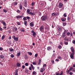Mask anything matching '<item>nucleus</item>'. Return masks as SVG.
Returning a JSON list of instances; mask_svg holds the SVG:
<instances>
[{"instance_id": "nucleus-1", "label": "nucleus", "mask_w": 75, "mask_h": 75, "mask_svg": "<svg viewBox=\"0 0 75 75\" xmlns=\"http://www.w3.org/2000/svg\"><path fill=\"white\" fill-rule=\"evenodd\" d=\"M47 17L46 16H43L41 17V19L42 21H45V20H47Z\"/></svg>"}, {"instance_id": "nucleus-2", "label": "nucleus", "mask_w": 75, "mask_h": 75, "mask_svg": "<svg viewBox=\"0 0 75 75\" xmlns=\"http://www.w3.org/2000/svg\"><path fill=\"white\" fill-rule=\"evenodd\" d=\"M45 30H47L49 31V30H50V26L46 24L45 25Z\"/></svg>"}, {"instance_id": "nucleus-3", "label": "nucleus", "mask_w": 75, "mask_h": 75, "mask_svg": "<svg viewBox=\"0 0 75 75\" xmlns=\"http://www.w3.org/2000/svg\"><path fill=\"white\" fill-rule=\"evenodd\" d=\"M40 30L41 32H43L44 30V26L42 25L40 28Z\"/></svg>"}, {"instance_id": "nucleus-4", "label": "nucleus", "mask_w": 75, "mask_h": 75, "mask_svg": "<svg viewBox=\"0 0 75 75\" xmlns=\"http://www.w3.org/2000/svg\"><path fill=\"white\" fill-rule=\"evenodd\" d=\"M31 32L33 34V36H34V37H36V35H37V34H36V33H35V32H34V30H32Z\"/></svg>"}, {"instance_id": "nucleus-5", "label": "nucleus", "mask_w": 75, "mask_h": 75, "mask_svg": "<svg viewBox=\"0 0 75 75\" xmlns=\"http://www.w3.org/2000/svg\"><path fill=\"white\" fill-rule=\"evenodd\" d=\"M59 8H62V7H63V4L61 2H60L59 4Z\"/></svg>"}, {"instance_id": "nucleus-6", "label": "nucleus", "mask_w": 75, "mask_h": 75, "mask_svg": "<svg viewBox=\"0 0 75 75\" xmlns=\"http://www.w3.org/2000/svg\"><path fill=\"white\" fill-rule=\"evenodd\" d=\"M70 49L72 53H75V50H74V49L73 47H71Z\"/></svg>"}, {"instance_id": "nucleus-7", "label": "nucleus", "mask_w": 75, "mask_h": 75, "mask_svg": "<svg viewBox=\"0 0 75 75\" xmlns=\"http://www.w3.org/2000/svg\"><path fill=\"white\" fill-rule=\"evenodd\" d=\"M74 54L75 53H72L70 55V57L71 59H74Z\"/></svg>"}, {"instance_id": "nucleus-8", "label": "nucleus", "mask_w": 75, "mask_h": 75, "mask_svg": "<svg viewBox=\"0 0 75 75\" xmlns=\"http://www.w3.org/2000/svg\"><path fill=\"white\" fill-rule=\"evenodd\" d=\"M30 25L31 27H33L34 25V22H32L30 23Z\"/></svg>"}, {"instance_id": "nucleus-9", "label": "nucleus", "mask_w": 75, "mask_h": 75, "mask_svg": "<svg viewBox=\"0 0 75 75\" xmlns=\"http://www.w3.org/2000/svg\"><path fill=\"white\" fill-rule=\"evenodd\" d=\"M1 23L3 24V25H4V26H6V22H5L4 21L2 20L1 21Z\"/></svg>"}, {"instance_id": "nucleus-10", "label": "nucleus", "mask_w": 75, "mask_h": 75, "mask_svg": "<svg viewBox=\"0 0 75 75\" xmlns=\"http://www.w3.org/2000/svg\"><path fill=\"white\" fill-rule=\"evenodd\" d=\"M62 28L61 26H59V27L58 30L60 31H62Z\"/></svg>"}, {"instance_id": "nucleus-11", "label": "nucleus", "mask_w": 75, "mask_h": 75, "mask_svg": "<svg viewBox=\"0 0 75 75\" xmlns=\"http://www.w3.org/2000/svg\"><path fill=\"white\" fill-rule=\"evenodd\" d=\"M13 40H15L17 42L18 41V38L17 37L14 38L13 39Z\"/></svg>"}, {"instance_id": "nucleus-12", "label": "nucleus", "mask_w": 75, "mask_h": 75, "mask_svg": "<svg viewBox=\"0 0 75 75\" xmlns=\"http://www.w3.org/2000/svg\"><path fill=\"white\" fill-rule=\"evenodd\" d=\"M41 70H40V72H43L44 71H45V69L44 68H43L42 69L41 68Z\"/></svg>"}, {"instance_id": "nucleus-13", "label": "nucleus", "mask_w": 75, "mask_h": 75, "mask_svg": "<svg viewBox=\"0 0 75 75\" xmlns=\"http://www.w3.org/2000/svg\"><path fill=\"white\" fill-rule=\"evenodd\" d=\"M16 65L18 67H20L21 66V64H20V63H19L18 62L16 64Z\"/></svg>"}, {"instance_id": "nucleus-14", "label": "nucleus", "mask_w": 75, "mask_h": 75, "mask_svg": "<svg viewBox=\"0 0 75 75\" xmlns=\"http://www.w3.org/2000/svg\"><path fill=\"white\" fill-rule=\"evenodd\" d=\"M30 10L29 9H28L27 10V13L28 14H29L30 13Z\"/></svg>"}, {"instance_id": "nucleus-15", "label": "nucleus", "mask_w": 75, "mask_h": 75, "mask_svg": "<svg viewBox=\"0 0 75 75\" xmlns=\"http://www.w3.org/2000/svg\"><path fill=\"white\" fill-rule=\"evenodd\" d=\"M18 69H16V72L14 75H18Z\"/></svg>"}, {"instance_id": "nucleus-16", "label": "nucleus", "mask_w": 75, "mask_h": 75, "mask_svg": "<svg viewBox=\"0 0 75 75\" xmlns=\"http://www.w3.org/2000/svg\"><path fill=\"white\" fill-rule=\"evenodd\" d=\"M61 20L62 21H65L66 20V18H63L61 19Z\"/></svg>"}, {"instance_id": "nucleus-17", "label": "nucleus", "mask_w": 75, "mask_h": 75, "mask_svg": "<svg viewBox=\"0 0 75 75\" xmlns=\"http://www.w3.org/2000/svg\"><path fill=\"white\" fill-rule=\"evenodd\" d=\"M15 50L13 49V48H11L9 49V51L10 52H12V51H15Z\"/></svg>"}, {"instance_id": "nucleus-18", "label": "nucleus", "mask_w": 75, "mask_h": 75, "mask_svg": "<svg viewBox=\"0 0 75 75\" xmlns=\"http://www.w3.org/2000/svg\"><path fill=\"white\" fill-rule=\"evenodd\" d=\"M51 50V47H47V50L48 51H50Z\"/></svg>"}, {"instance_id": "nucleus-19", "label": "nucleus", "mask_w": 75, "mask_h": 75, "mask_svg": "<svg viewBox=\"0 0 75 75\" xmlns=\"http://www.w3.org/2000/svg\"><path fill=\"white\" fill-rule=\"evenodd\" d=\"M63 37H65V33L63 32L62 34Z\"/></svg>"}, {"instance_id": "nucleus-20", "label": "nucleus", "mask_w": 75, "mask_h": 75, "mask_svg": "<svg viewBox=\"0 0 75 75\" xmlns=\"http://www.w3.org/2000/svg\"><path fill=\"white\" fill-rule=\"evenodd\" d=\"M56 16H59V12H56L55 13Z\"/></svg>"}, {"instance_id": "nucleus-21", "label": "nucleus", "mask_w": 75, "mask_h": 75, "mask_svg": "<svg viewBox=\"0 0 75 75\" xmlns=\"http://www.w3.org/2000/svg\"><path fill=\"white\" fill-rule=\"evenodd\" d=\"M29 14H31L32 16H34L35 15V14L34 13H33V12H30V13Z\"/></svg>"}, {"instance_id": "nucleus-22", "label": "nucleus", "mask_w": 75, "mask_h": 75, "mask_svg": "<svg viewBox=\"0 0 75 75\" xmlns=\"http://www.w3.org/2000/svg\"><path fill=\"white\" fill-rule=\"evenodd\" d=\"M24 58L25 59H28V57L27 56V55H24Z\"/></svg>"}, {"instance_id": "nucleus-23", "label": "nucleus", "mask_w": 75, "mask_h": 75, "mask_svg": "<svg viewBox=\"0 0 75 75\" xmlns=\"http://www.w3.org/2000/svg\"><path fill=\"white\" fill-rule=\"evenodd\" d=\"M16 18H21V16L19 15L18 16H16Z\"/></svg>"}, {"instance_id": "nucleus-24", "label": "nucleus", "mask_w": 75, "mask_h": 75, "mask_svg": "<svg viewBox=\"0 0 75 75\" xmlns=\"http://www.w3.org/2000/svg\"><path fill=\"white\" fill-rule=\"evenodd\" d=\"M30 66H31L32 68V69H33V70H34L35 69V68L34 67V66H33V64H31L30 65Z\"/></svg>"}, {"instance_id": "nucleus-25", "label": "nucleus", "mask_w": 75, "mask_h": 75, "mask_svg": "<svg viewBox=\"0 0 75 75\" xmlns=\"http://www.w3.org/2000/svg\"><path fill=\"white\" fill-rule=\"evenodd\" d=\"M32 74H33V75H36L37 73H36V72L35 71H33V72Z\"/></svg>"}, {"instance_id": "nucleus-26", "label": "nucleus", "mask_w": 75, "mask_h": 75, "mask_svg": "<svg viewBox=\"0 0 75 75\" xmlns=\"http://www.w3.org/2000/svg\"><path fill=\"white\" fill-rule=\"evenodd\" d=\"M21 54V53L20 52H19V53L17 54V56H18V57H19L20 55Z\"/></svg>"}, {"instance_id": "nucleus-27", "label": "nucleus", "mask_w": 75, "mask_h": 75, "mask_svg": "<svg viewBox=\"0 0 75 75\" xmlns=\"http://www.w3.org/2000/svg\"><path fill=\"white\" fill-rule=\"evenodd\" d=\"M52 16H56V14H55V12L52 13Z\"/></svg>"}, {"instance_id": "nucleus-28", "label": "nucleus", "mask_w": 75, "mask_h": 75, "mask_svg": "<svg viewBox=\"0 0 75 75\" xmlns=\"http://www.w3.org/2000/svg\"><path fill=\"white\" fill-rule=\"evenodd\" d=\"M19 8L21 10L23 8V7H22V5H19Z\"/></svg>"}, {"instance_id": "nucleus-29", "label": "nucleus", "mask_w": 75, "mask_h": 75, "mask_svg": "<svg viewBox=\"0 0 75 75\" xmlns=\"http://www.w3.org/2000/svg\"><path fill=\"white\" fill-rule=\"evenodd\" d=\"M23 20L24 21H25L26 20H27L26 17H23Z\"/></svg>"}, {"instance_id": "nucleus-30", "label": "nucleus", "mask_w": 75, "mask_h": 75, "mask_svg": "<svg viewBox=\"0 0 75 75\" xmlns=\"http://www.w3.org/2000/svg\"><path fill=\"white\" fill-rule=\"evenodd\" d=\"M28 53L30 55H33V54L32 53L30 52H28Z\"/></svg>"}, {"instance_id": "nucleus-31", "label": "nucleus", "mask_w": 75, "mask_h": 75, "mask_svg": "<svg viewBox=\"0 0 75 75\" xmlns=\"http://www.w3.org/2000/svg\"><path fill=\"white\" fill-rule=\"evenodd\" d=\"M64 43L65 45H68V42H66L65 41H64Z\"/></svg>"}, {"instance_id": "nucleus-32", "label": "nucleus", "mask_w": 75, "mask_h": 75, "mask_svg": "<svg viewBox=\"0 0 75 75\" xmlns=\"http://www.w3.org/2000/svg\"><path fill=\"white\" fill-rule=\"evenodd\" d=\"M3 11L4 13H7V11L5 9H3Z\"/></svg>"}, {"instance_id": "nucleus-33", "label": "nucleus", "mask_w": 75, "mask_h": 75, "mask_svg": "<svg viewBox=\"0 0 75 75\" xmlns=\"http://www.w3.org/2000/svg\"><path fill=\"white\" fill-rule=\"evenodd\" d=\"M58 48L59 49H61L62 48V46L61 45H59L58 47Z\"/></svg>"}, {"instance_id": "nucleus-34", "label": "nucleus", "mask_w": 75, "mask_h": 75, "mask_svg": "<svg viewBox=\"0 0 75 75\" xmlns=\"http://www.w3.org/2000/svg\"><path fill=\"white\" fill-rule=\"evenodd\" d=\"M24 23L25 25H27V21H25Z\"/></svg>"}, {"instance_id": "nucleus-35", "label": "nucleus", "mask_w": 75, "mask_h": 75, "mask_svg": "<svg viewBox=\"0 0 75 75\" xmlns=\"http://www.w3.org/2000/svg\"><path fill=\"white\" fill-rule=\"evenodd\" d=\"M5 37H6V36H4V35L2 36V40H4V38H5Z\"/></svg>"}, {"instance_id": "nucleus-36", "label": "nucleus", "mask_w": 75, "mask_h": 75, "mask_svg": "<svg viewBox=\"0 0 75 75\" xmlns=\"http://www.w3.org/2000/svg\"><path fill=\"white\" fill-rule=\"evenodd\" d=\"M63 74H64V72L63 71H61V73L59 74V75H63Z\"/></svg>"}, {"instance_id": "nucleus-37", "label": "nucleus", "mask_w": 75, "mask_h": 75, "mask_svg": "<svg viewBox=\"0 0 75 75\" xmlns=\"http://www.w3.org/2000/svg\"><path fill=\"white\" fill-rule=\"evenodd\" d=\"M0 58H1L2 59H3V58H4V56L2 55H1L0 56Z\"/></svg>"}, {"instance_id": "nucleus-38", "label": "nucleus", "mask_w": 75, "mask_h": 75, "mask_svg": "<svg viewBox=\"0 0 75 75\" xmlns=\"http://www.w3.org/2000/svg\"><path fill=\"white\" fill-rule=\"evenodd\" d=\"M25 66H28V63H26L25 64Z\"/></svg>"}, {"instance_id": "nucleus-39", "label": "nucleus", "mask_w": 75, "mask_h": 75, "mask_svg": "<svg viewBox=\"0 0 75 75\" xmlns=\"http://www.w3.org/2000/svg\"><path fill=\"white\" fill-rule=\"evenodd\" d=\"M14 30L15 31H16L17 30V28H14Z\"/></svg>"}, {"instance_id": "nucleus-40", "label": "nucleus", "mask_w": 75, "mask_h": 75, "mask_svg": "<svg viewBox=\"0 0 75 75\" xmlns=\"http://www.w3.org/2000/svg\"><path fill=\"white\" fill-rule=\"evenodd\" d=\"M57 58L59 59H61V57L59 56H57Z\"/></svg>"}, {"instance_id": "nucleus-41", "label": "nucleus", "mask_w": 75, "mask_h": 75, "mask_svg": "<svg viewBox=\"0 0 75 75\" xmlns=\"http://www.w3.org/2000/svg\"><path fill=\"white\" fill-rule=\"evenodd\" d=\"M63 16L64 17H67V15H66V13H64L63 15Z\"/></svg>"}, {"instance_id": "nucleus-42", "label": "nucleus", "mask_w": 75, "mask_h": 75, "mask_svg": "<svg viewBox=\"0 0 75 75\" xmlns=\"http://www.w3.org/2000/svg\"><path fill=\"white\" fill-rule=\"evenodd\" d=\"M60 45H64V43L62 42H60Z\"/></svg>"}, {"instance_id": "nucleus-43", "label": "nucleus", "mask_w": 75, "mask_h": 75, "mask_svg": "<svg viewBox=\"0 0 75 75\" xmlns=\"http://www.w3.org/2000/svg\"><path fill=\"white\" fill-rule=\"evenodd\" d=\"M47 66V64H44L43 65V67L44 68V67H46Z\"/></svg>"}, {"instance_id": "nucleus-44", "label": "nucleus", "mask_w": 75, "mask_h": 75, "mask_svg": "<svg viewBox=\"0 0 75 75\" xmlns=\"http://www.w3.org/2000/svg\"><path fill=\"white\" fill-rule=\"evenodd\" d=\"M11 58H14V55L11 54Z\"/></svg>"}, {"instance_id": "nucleus-45", "label": "nucleus", "mask_w": 75, "mask_h": 75, "mask_svg": "<svg viewBox=\"0 0 75 75\" xmlns=\"http://www.w3.org/2000/svg\"><path fill=\"white\" fill-rule=\"evenodd\" d=\"M28 70H25V73H28Z\"/></svg>"}, {"instance_id": "nucleus-46", "label": "nucleus", "mask_w": 75, "mask_h": 75, "mask_svg": "<svg viewBox=\"0 0 75 75\" xmlns=\"http://www.w3.org/2000/svg\"><path fill=\"white\" fill-rule=\"evenodd\" d=\"M26 17V18L28 20H30V17L29 16H27Z\"/></svg>"}, {"instance_id": "nucleus-47", "label": "nucleus", "mask_w": 75, "mask_h": 75, "mask_svg": "<svg viewBox=\"0 0 75 75\" xmlns=\"http://www.w3.org/2000/svg\"><path fill=\"white\" fill-rule=\"evenodd\" d=\"M22 68H23V69H24V68H25V66L24 65L22 66Z\"/></svg>"}, {"instance_id": "nucleus-48", "label": "nucleus", "mask_w": 75, "mask_h": 75, "mask_svg": "<svg viewBox=\"0 0 75 75\" xmlns=\"http://www.w3.org/2000/svg\"><path fill=\"white\" fill-rule=\"evenodd\" d=\"M67 25V23H63V26H65V25Z\"/></svg>"}, {"instance_id": "nucleus-49", "label": "nucleus", "mask_w": 75, "mask_h": 75, "mask_svg": "<svg viewBox=\"0 0 75 75\" xmlns=\"http://www.w3.org/2000/svg\"><path fill=\"white\" fill-rule=\"evenodd\" d=\"M16 12H17V13H20L21 11L19 10H18L16 11Z\"/></svg>"}, {"instance_id": "nucleus-50", "label": "nucleus", "mask_w": 75, "mask_h": 75, "mask_svg": "<svg viewBox=\"0 0 75 75\" xmlns=\"http://www.w3.org/2000/svg\"><path fill=\"white\" fill-rule=\"evenodd\" d=\"M21 31H23V32H24V31H25L22 28L21 30Z\"/></svg>"}, {"instance_id": "nucleus-51", "label": "nucleus", "mask_w": 75, "mask_h": 75, "mask_svg": "<svg viewBox=\"0 0 75 75\" xmlns=\"http://www.w3.org/2000/svg\"><path fill=\"white\" fill-rule=\"evenodd\" d=\"M37 55H38V54H35V58H37Z\"/></svg>"}, {"instance_id": "nucleus-52", "label": "nucleus", "mask_w": 75, "mask_h": 75, "mask_svg": "<svg viewBox=\"0 0 75 75\" xmlns=\"http://www.w3.org/2000/svg\"><path fill=\"white\" fill-rule=\"evenodd\" d=\"M35 3V2H32V6H33L34 4Z\"/></svg>"}, {"instance_id": "nucleus-53", "label": "nucleus", "mask_w": 75, "mask_h": 75, "mask_svg": "<svg viewBox=\"0 0 75 75\" xmlns=\"http://www.w3.org/2000/svg\"><path fill=\"white\" fill-rule=\"evenodd\" d=\"M69 74L71 75H73V73L72 72H70L69 73Z\"/></svg>"}, {"instance_id": "nucleus-54", "label": "nucleus", "mask_w": 75, "mask_h": 75, "mask_svg": "<svg viewBox=\"0 0 75 75\" xmlns=\"http://www.w3.org/2000/svg\"><path fill=\"white\" fill-rule=\"evenodd\" d=\"M72 42L74 44H75V40H73V41H72Z\"/></svg>"}, {"instance_id": "nucleus-55", "label": "nucleus", "mask_w": 75, "mask_h": 75, "mask_svg": "<svg viewBox=\"0 0 75 75\" xmlns=\"http://www.w3.org/2000/svg\"><path fill=\"white\" fill-rule=\"evenodd\" d=\"M71 70L69 69L68 71H67V73L68 74L69 72H70Z\"/></svg>"}, {"instance_id": "nucleus-56", "label": "nucleus", "mask_w": 75, "mask_h": 75, "mask_svg": "<svg viewBox=\"0 0 75 75\" xmlns=\"http://www.w3.org/2000/svg\"><path fill=\"white\" fill-rule=\"evenodd\" d=\"M68 20H71V18L69 17H68L67 18Z\"/></svg>"}, {"instance_id": "nucleus-57", "label": "nucleus", "mask_w": 75, "mask_h": 75, "mask_svg": "<svg viewBox=\"0 0 75 75\" xmlns=\"http://www.w3.org/2000/svg\"><path fill=\"white\" fill-rule=\"evenodd\" d=\"M29 69L30 71H32V69H31V67H29Z\"/></svg>"}, {"instance_id": "nucleus-58", "label": "nucleus", "mask_w": 75, "mask_h": 75, "mask_svg": "<svg viewBox=\"0 0 75 75\" xmlns=\"http://www.w3.org/2000/svg\"><path fill=\"white\" fill-rule=\"evenodd\" d=\"M0 50H1V51H2V50H3V48H2V47H0Z\"/></svg>"}, {"instance_id": "nucleus-59", "label": "nucleus", "mask_w": 75, "mask_h": 75, "mask_svg": "<svg viewBox=\"0 0 75 75\" xmlns=\"http://www.w3.org/2000/svg\"><path fill=\"white\" fill-rule=\"evenodd\" d=\"M73 69V67H70V68L69 69H70V70L71 71V70H72V69Z\"/></svg>"}, {"instance_id": "nucleus-60", "label": "nucleus", "mask_w": 75, "mask_h": 75, "mask_svg": "<svg viewBox=\"0 0 75 75\" xmlns=\"http://www.w3.org/2000/svg\"><path fill=\"white\" fill-rule=\"evenodd\" d=\"M0 31H3V29L1 27H0Z\"/></svg>"}, {"instance_id": "nucleus-61", "label": "nucleus", "mask_w": 75, "mask_h": 75, "mask_svg": "<svg viewBox=\"0 0 75 75\" xmlns=\"http://www.w3.org/2000/svg\"><path fill=\"white\" fill-rule=\"evenodd\" d=\"M17 4H18L17 2H15L14 4V5H15V6H16V5H17Z\"/></svg>"}, {"instance_id": "nucleus-62", "label": "nucleus", "mask_w": 75, "mask_h": 75, "mask_svg": "<svg viewBox=\"0 0 75 75\" xmlns=\"http://www.w3.org/2000/svg\"><path fill=\"white\" fill-rule=\"evenodd\" d=\"M17 24L18 25H20V23L19 22H17Z\"/></svg>"}, {"instance_id": "nucleus-63", "label": "nucleus", "mask_w": 75, "mask_h": 75, "mask_svg": "<svg viewBox=\"0 0 75 75\" xmlns=\"http://www.w3.org/2000/svg\"><path fill=\"white\" fill-rule=\"evenodd\" d=\"M55 74L56 75H59V73H57V72H56L55 73Z\"/></svg>"}, {"instance_id": "nucleus-64", "label": "nucleus", "mask_w": 75, "mask_h": 75, "mask_svg": "<svg viewBox=\"0 0 75 75\" xmlns=\"http://www.w3.org/2000/svg\"><path fill=\"white\" fill-rule=\"evenodd\" d=\"M33 65H36L37 64V63L36 62H33Z\"/></svg>"}]
</instances>
